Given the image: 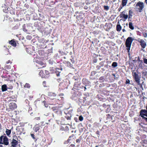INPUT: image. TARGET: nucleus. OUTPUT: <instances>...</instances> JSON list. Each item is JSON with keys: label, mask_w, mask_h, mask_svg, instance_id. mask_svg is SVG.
<instances>
[{"label": "nucleus", "mask_w": 147, "mask_h": 147, "mask_svg": "<svg viewBox=\"0 0 147 147\" xmlns=\"http://www.w3.org/2000/svg\"><path fill=\"white\" fill-rule=\"evenodd\" d=\"M133 40L131 37H128L126 39L125 42V46L128 53L129 52L131 43Z\"/></svg>", "instance_id": "nucleus-1"}, {"label": "nucleus", "mask_w": 147, "mask_h": 147, "mask_svg": "<svg viewBox=\"0 0 147 147\" xmlns=\"http://www.w3.org/2000/svg\"><path fill=\"white\" fill-rule=\"evenodd\" d=\"M9 143L8 139L6 136H1L0 137V144L7 145Z\"/></svg>", "instance_id": "nucleus-2"}, {"label": "nucleus", "mask_w": 147, "mask_h": 147, "mask_svg": "<svg viewBox=\"0 0 147 147\" xmlns=\"http://www.w3.org/2000/svg\"><path fill=\"white\" fill-rule=\"evenodd\" d=\"M133 76L134 78V79L136 82L139 84H140V77L136 72H132Z\"/></svg>", "instance_id": "nucleus-3"}, {"label": "nucleus", "mask_w": 147, "mask_h": 147, "mask_svg": "<svg viewBox=\"0 0 147 147\" xmlns=\"http://www.w3.org/2000/svg\"><path fill=\"white\" fill-rule=\"evenodd\" d=\"M136 7L139 6L140 8L139 9V11L140 12L143 9L144 7V4L142 2H138L136 5Z\"/></svg>", "instance_id": "nucleus-4"}, {"label": "nucleus", "mask_w": 147, "mask_h": 147, "mask_svg": "<svg viewBox=\"0 0 147 147\" xmlns=\"http://www.w3.org/2000/svg\"><path fill=\"white\" fill-rule=\"evenodd\" d=\"M138 42L140 43V45L144 49L145 47L146 43L144 40L140 39L138 40Z\"/></svg>", "instance_id": "nucleus-5"}, {"label": "nucleus", "mask_w": 147, "mask_h": 147, "mask_svg": "<svg viewBox=\"0 0 147 147\" xmlns=\"http://www.w3.org/2000/svg\"><path fill=\"white\" fill-rule=\"evenodd\" d=\"M55 69L53 70V71H54V72L56 74L57 76H59L62 70L59 68H56L55 67L54 68V69Z\"/></svg>", "instance_id": "nucleus-6"}, {"label": "nucleus", "mask_w": 147, "mask_h": 147, "mask_svg": "<svg viewBox=\"0 0 147 147\" xmlns=\"http://www.w3.org/2000/svg\"><path fill=\"white\" fill-rule=\"evenodd\" d=\"M9 108L11 110H14L17 108V105L15 103H10L9 105Z\"/></svg>", "instance_id": "nucleus-7"}, {"label": "nucleus", "mask_w": 147, "mask_h": 147, "mask_svg": "<svg viewBox=\"0 0 147 147\" xmlns=\"http://www.w3.org/2000/svg\"><path fill=\"white\" fill-rule=\"evenodd\" d=\"M11 146L13 147H16L18 144V141L14 139H13L11 142Z\"/></svg>", "instance_id": "nucleus-8"}, {"label": "nucleus", "mask_w": 147, "mask_h": 147, "mask_svg": "<svg viewBox=\"0 0 147 147\" xmlns=\"http://www.w3.org/2000/svg\"><path fill=\"white\" fill-rule=\"evenodd\" d=\"M3 50H4V53L6 55H8L9 54H10L9 51V49L7 48L5 46L3 47Z\"/></svg>", "instance_id": "nucleus-9"}, {"label": "nucleus", "mask_w": 147, "mask_h": 147, "mask_svg": "<svg viewBox=\"0 0 147 147\" xmlns=\"http://www.w3.org/2000/svg\"><path fill=\"white\" fill-rule=\"evenodd\" d=\"M9 43L12 46L15 47L16 45V42L14 39H13L9 41Z\"/></svg>", "instance_id": "nucleus-10"}, {"label": "nucleus", "mask_w": 147, "mask_h": 147, "mask_svg": "<svg viewBox=\"0 0 147 147\" xmlns=\"http://www.w3.org/2000/svg\"><path fill=\"white\" fill-rule=\"evenodd\" d=\"M38 63L40 66H38V67H39L38 68H42L46 66V64L44 63L42 61L39 62Z\"/></svg>", "instance_id": "nucleus-11"}, {"label": "nucleus", "mask_w": 147, "mask_h": 147, "mask_svg": "<svg viewBox=\"0 0 147 147\" xmlns=\"http://www.w3.org/2000/svg\"><path fill=\"white\" fill-rule=\"evenodd\" d=\"M52 109L53 111H54L55 113H57L58 112H59V113H61V111L58 109V108L56 106L53 107L52 108Z\"/></svg>", "instance_id": "nucleus-12"}, {"label": "nucleus", "mask_w": 147, "mask_h": 147, "mask_svg": "<svg viewBox=\"0 0 147 147\" xmlns=\"http://www.w3.org/2000/svg\"><path fill=\"white\" fill-rule=\"evenodd\" d=\"M66 116H65V117L66 118L67 120L69 122H70L71 119V115L70 113H69L67 115V114H66Z\"/></svg>", "instance_id": "nucleus-13"}, {"label": "nucleus", "mask_w": 147, "mask_h": 147, "mask_svg": "<svg viewBox=\"0 0 147 147\" xmlns=\"http://www.w3.org/2000/svg\"><path fill=\"white\" fill-rule=\"evenodd\" d=\"M1 88L2 91V92L5 91L7 90V86L6 84H4L2 85Z\"/></svg>", "instance_id": "nucleus-14"}, {"label": "nucleus", "mask_w": 147, "mask_h": 147, "mask_svg": "<svg viewBox=\"0 0 147 147\" xmlns=\"http://www.w3.org/2000/svg\"><path fill=\"white\" fill-rule=\"evenodd\" d=\"M133 13V12L131 10H130L129 11V15H128V19H131L132 16V14Z\"/></svg>", "instance_id": "nucleus-15"}, {"label": "nucleus", "mask_w": 147, "mask_h": 147, "mask_svg": "<svg viewBox=\"0 0 147 147\" xmlns=\"http://www.w3.org/2000/svg\"><path fill=\"white\" fill-rule=\"evenodd\" d=\"M11 130L6 129L5 133L8 136H9L11 133Z\"/></svg>", "instance_id": "nucleus-16"}, {"label": "nucleus", "mask_w": 147, "mask_h": 147, "mask_svg": "<svg viewBox=\"0 0 147 147\" xmlns=\"http://www.w3.org/2000/svg\"><path fill=\"white\" fill-rule=\"evenodd\" d=\"M129 27L132 30H133L134 29V27L133 25V24L131 22H129Z\"/></svg>", "instance_id": "nucleus-17"}, {"label": "nucleus", "mask_w": 147, "mask_h": 147, "mask_svg": "<svg viewBox=\"0 0 147 147\" xmlns=\"http://www.w3.org/2000/svg\"><path fill=\"white\" fill-rule=\"evenodd\" d=\"M121 29V27L120 25H117L116 26L117 30L120 31Z\"/></svg>", "instance_id": "nucleus-18"}, {"label": "nucleus", "mask_w": 147, "mask_h": 147, "mask_svg": "<svg viewBox=\"0 0 147 147\" xmlns=\"http://www.w3.org/2000/svg\"><path fill=\"white\" fill-rule=\"evenodd\" d=\"M127 0H123L122 1V5L123 6H125L127 2Z\"/></svg>", "instance_id": "nucleus-19"}, {"label": "nucleus", "mask_w": 147, "mask_h": 147, "mask_svg": "<svg viewBox=\"0 0 147 147\" xmlns=\"http://www.w3.org/2000/svg\"><path fill=\"white\" fill-rule=\"evenodd\" d=\"M24 88H29L30 87V84L27 83H26L24 86Z\"/></svg>", "instance_id": "nucleus-20"}, {"label": "nucleus", "mask_w": 147, "mask_h": 147, "mask_svg": "<svg viewBox=\"0 0 147 147\" xmlns=\"http://www.w3.org/2000/svg\"><path fill=\"white\" fill-rule=\"evenodd\" d=\"M117 66V63L116 62H113L112 64V66L113 67H116Z\"/></svg>", "instance_id": "nucleus-21"}, {"label": "nucleus", "mask_w": 147, "mask_h": 147, "mask_svg": "<svg viewBox=\"0 0 147 147\" xmlns=\"http://www.w3.org/2000/svg\"><path fill=\"white\" fill-rule=\"evenodd\" d=\"M19 25L18 24H16L15 26L13 27V29L14 30L18 29L19 28Z\"/></svg>", "instance_id": "nucleus-22"}, {"label": "nucleus", "mask_w": 147, "mask_h": 147, "mask_svg": "<svg viewBox=\"0 0 147 147\" xmlns=\"http://www.w3.org/2000/svg\"><path fill=\"white\" fill-rule=\"evenodd\" d=\"M31 50L32 49L30 48H28L27 49L26 51L28 53L31 54V53L32 52L31 51Z\"/></svg>", "instance_id": "nucleus-23"}, {"label": "nucleus", "mask_w": 147, "mask_h": 147, "mask_svg": "<svg viewBox=\"0 0 147 147\" xmlns=\"http://www.w3.org/2000/svg\"><path fill=\"white\" fill-rule=\"evenodd\" d=\"M99 80L101 82H103L105 81V79L103 77H101L99 78Z\"/></svg>", "instance_id": "nucleus-24"}, {"label": "nucleus", "mask_w": 147, "mask_h": 147, "mask_svg": "<svg viewBox=\"0 0 147 147\" xmlns=\"http://www.w3.org/2000/svg\"><path fill=\"white\" fill-rule=\"evenodd\" d=\"M147 113V111L146 110H142L141 111V113L140 114L142 113Z\"/></svg>", "instance_id": "nucleus-25"}, {"label": "nucleus", "mask_w": 147, "mask_h": 147, "mask_svg": "<svg viewBox=\"0 0 147 147\" xmlns=\"http://www.w3.org/2000/svg\"><path fill=\"white\" fill-rule=\"evenodd\" d=\"M128 18V15L127 14L125 15V14L123 15V18H124L125 20L127 19Z\"/></svg>", "instance_id": "nucleus-26"}, {"label": "nucleus", "mask_w": 147, "mask_h": 147, "mask_svg": "<svg viewBox=\"0 0 147 147\" xmlns=\"http://www.w3.org/2000/svg\"><path fill=\"white\" fill-rule=\"evenodd\" d=\"M63 83H60L59 84V88H61V89H63V87L62 88V86H63Z\"/></svg>", "instance_id": "nucleus-27"}, {"label": "nucleus", "mask_w": 147, "mask_h": 147, "mask_svg": "<svg viewBox=\"0 0 147 147\" xmlns=\"http://www.w3.org/2000/svg\"><path fill=\"white\" fill-rule=\"evenodd\" d=\"M104 9L107 11L109 9V7L108 6H104Z\"/></svg>", "instance_id": "nucleus-28"}, {"label": "nucleus", "mask_w": 147, "mask_h": 147, "mask_svg": "<svg viewBox=\"0 0 147 147\" xmlns=\"http://www.w3.org/2000/svg\"><path fill=\"white\" fill-rule=\"evenodd\" d=\"M26 38L27 39L30 40L32 38V36L30 35H27L26 37Z\"/></svg>", "instance_id": "nucleus-29"}, {"label": "nucleus", "mask_w": 147, "mask_h": 147, "mask_svg": "<svg viewBox=\"0 0 147 147\" xmlns=\"http://www.w3.org/2000/svg\"><path fill=\"white\" fill-rule=\"evenodd\" d=\"M44 104V106L46 107H47L48 106V105L46 103V101L45 100L43 102Z\"/></svg>", "instance_id": "nucleus-30"}, {"label": "nucleus", "mask_w": 147, "mask_h": 147, "mask_svg": "<svg viewBox=\"0 0 147 147\" xmlns=\"http://www.w3.org/2000/svg\"><path fill=\"white\" fill-rule=\"evenodd\" d=\"M79 120H80V121H83V117L82 116H80L79 117Z\"/></svg>", "instance_id": "nucleus-31"}, {"label": "nucleus", "mask_w": 147, "mask_h": 147, "mask_svg": "<svg viewBox=\"0 0 147 147\" xmlns=\"http://www.w3.org/2000/svg\"><path fill=\"white\" fill-rule=\"evenodd\" d=\"M40 117H35L34 118V119L35 120H36V121H39V120H40Z\"/></svg>", "instance_id": "nucleus-32"}, {"label": "nucleus", "mask_w": 147, "mask_h": 147, "mask_svg": "<svg viewBox=\"0 0 147 147\" xmlns=\"http://www.w3.org/2000/svg\"><path fill=\"white\" fill-rule=\"evenodd\" d=\"M74 79L75 80H77L78 79V77L77 76H74L73 77Z\"/></svg>", "instance_id": "nucleus-33"}, {"label": "nucleus", "mask_w": 147, "mask_h": 147, "mask_svg": "<svg viewBox=\"0 0 147 147\" xmlns=\"http://www.w3.org/2000/svg\"><path fill=\"white\" fill-rule=\"evenodd\" d=\"M130 81L129 79H127L126 80L125 84H130Z\"/></svg>", "instance_id": "nucleus-34"}, {"label": "nucleus", "mask_w": 147, "mask_h": 147, "mask_svg": "<svg viewBox=\"0 0 147 147\" xmlns=\"http://www.w3.org/2000/svg\"><path fill=\"white\" fill-rule=\"evenodd\" d=\"M42 84L43 86L45 87H47L46 84V82L45 81H43L42 82Z\"/></svg>", "instance_id": "nucleus-35"}, {"label": "nucleus", "mask_w": 147, "mask_h": 147, "mask_svg": "<svg viewBox=\"0 0 147 147\" xmlns=\"http://www.w3.org/2000/svg\"><path fill=\"white\" fill-rule=\"evenodd\" d=\"M40 129L39 127H36L35 128V131L36 132L38 130Z\"/></svg>", "instance_id": "nucleus-36"}, {"label": "nucleus", "mask_w": 147, "mask_h": 147, "mask_svg": "<svg viewBox=\"0 0 147 147\" xmlns=\"http://www.w3.org/2000/svg\"><path fill=\"white\" fill-rule=\"evenodd\" d=\"M143 61L146 64H147V59L144 58L143 59Z\"/></svg>", "instance_id": "nucleus-37"}, {"label": "nucleus", "mask_w": 147, "mask_h": 147, "mask_svg": "<svg viewBox=\"0 0 147 147\" xmlns=\"http://www.w3.org/2000/svg\"><path fill=\"white\" fill-rule=\"evenodd\" d=\"M31 136L34 139H36L35 137V135L34 134H31Z\"/></svg>", "instance_id": "nucleus-38"}, {"label": "nucleus", "mask_w": 147, "mask_h": 147, "mask_svg": "<svg viewBox=\"0 0 147 147\" xmlns=\"http://www.w3.org/2000/svg\"><path fill=\"white\" fill-rule=\"evenodd\" d=\"M40 124L41 125V126H42L45 125V123H44V122H43V121H42V122H40Z\"/></svg>", "instance_id": "nucleus-39"}, {"label": "nucleus", "mask_w": 147, "mask_h": 147, "mask_svg": "<svg viewBox=\"0 0 147 147\" xmlns=\"http://www.w3.org/2000/svg\"><path fill=\"white\" fill-rule=\"evenodd\" d=\"M11 63H12V62H11V61L10 60H9L7 61L6 62V64L10 63V64H11Z\"/></svg>", "instance_id": "nucleus-40"}, {"label": "nucleus", "mask_w": 147, "mask_h": 147, "mask_svg": "<svg viewBox=\"0 0 147 147\" xmlns=\"http://www.w3.org/2000/svg\"><path fill=\"white\" fill-rule=\"evenodd\" d=\"M23 31L25 32H27V30L24 27V26H23Z\"/></svg>", "instance_id": "nucleus-41"}, {"label": "nucleus", "mask_w": 147, "mask_h": 147, "mask_svg": "<svg viewBox=\"0 0 147 147\" xmlns=\"http://www.w3.org/2000/svg\"><path fill=\"white\" fill-rule=\"evenodd\" d=\"M143 36H144V37L146 38L147 37V34L146 33H144L143 34Z\"/></svg>", "instance_id": "nucleus-42"}, {"label": "nucleus", "mask_w": 147, "mask_h": 147, "mask_svg": "<svg viewBox=\"0 0 147 147\" xmlns=\"http://www.w3.org/2000/svg\"><path fill=\"white\" fill-rule=\"evenodd\" d=\"M124 14V13H121V14H120V15H119L120 17L123 18V15Z\"/></svg>", "instance_id": "nucleus-43"}, {"label": "nucleus", "mask_w": 147, "mask_h": 147, "mask_svg": "<svg viewBox=\"0 0 147 147\" xmlns=\"http://www.w3.org/2000/svg\"><path fill=\"white\" fill-rule=\"evenodd\" d=\"M45 74L47 75H48L49 74V72L48 71L45 70Z\"/></svg>", "instance_id": "nucleus-44"}, {"label": "nucleus", "mask_w": 147, "mask_h": 147, "mask_svg": "<svg viewBox=\"0 0 147 147\" xmlns=\"http://www.w3.org/2000/svg\"><path fill=\"white\" fill-rule=\"evenodd\" d=\"M122 8V7L120 6L118 9V11H119L121 10Z\"/></svg>", "instance_id": "nucleus-45"}, {"label": "nucleus", "mask_w": 147, "mask_h": 147, "mask_svg": "<svg viewBox=\"0 0 147 147\" xmlns=\"http://www.w3.org/2000/svg\"><path fill=\"white\" fill-rule=\"evenodd\" d=\"M80 140L79 139H77L76 140V142H80Z\"/></svg>", "instance_id": "nucleus-46"}, {"label": "nucleus", "mask_w": 147, "mask_h": 147, "mask_svg": "<svg viewBox=\"0 0 147 147\" xmlns=\"http://www.w3.org/2000/svg\"><path fill=\"white\" fill-rule=\"evenodd\" d=\"M96 133L98 135H99V131H97L96 132Z\"/></svg>", "instance_id": "nucleus-47"}, {"label": "nucleus", "mask_w": 147, "mask_h": 147, "mask_svg": "<svg viewBox=\"0 0 147 147\" xmlns=\"http://www.w3.org/2000/svg\"><path fill=\"white\" fill-rule=\"evenodd\" d=\"M143 117V118L145 120L147 121V118L145 117H144V116H143V117Z\"/></svg>", "instance_id": "nucleus-48"}, {"label": "nucleus", "mask_w": 147, "mask_h": 147, "mask_svg": "<svg viewBox=\"0 0 147 147\" xmlns=\"http://www.w3.org/2000/svg\"><path fill=\"white\" fill-rule=\"evenodd\" d=\"M65 129H66V130H68V127L67 126H66L65 127Z\"/></svg>", "instance_id": "nucleus-49"}, {"label": "nucleus", "mask_w": 147, "mask_h": 147, "mask_svg": "<svg viewBox=\"0 0 147 147\" xmlns=\"http://www.w3.org/2000/svg\"><path fill=\"white\" fill-rule=\"evenodd\" d=\"M74 120L76 121V122H77L78 121H77V120H78V119H77V118H76V117H75L74 118Z\"/></svg>", "instance_id": "nucleus-50"}, {"label": "nucleus", "mask_w": 147, "mask_h": 147, "mask_svg": "<svg viewBox=\"0 0 147 147\" xmlns=\"http://www.w3.org/2000/svg\"><path fill=\"white\" fill-rule=\"evenodd\" d=\"M52 94H53V93H49V96H50V95H52Z\"/></svg>", "instance_id": "nucleus-51"}, {"label": "nucleus", "mask_w": 147, "mask_h": 147, "mask_svg": "<svg viewBox=\"0 0 147 147\" xmlns=\"http://www.w3.org/2000/svg\"><path fill=\"white\" fill-rule=\"evenodd\" d=\"M41 51H38V53H39V54L40 55H42V54H40V53H41Z\"/></svg>", "instance_id": "nucleus-52"}, {"label": "nucleus", "mask_w": 147, "mask_h": 147, "mask_svg": "<svg viewBox=\"0 0 147 147\" xmlns=\"http://www.w3.org/2000/svg\"><path fill=\"white\" fill-rule=\"evenodd\" d=\"M57 80L59 82L61 80V79L60 78L59 79H58Z\"/></svg>", "instance_id": "nucleus-53"}, {"label": "nucleus", "mask_w": 147, "mask_h": 147, "mask_svg": "<svg viewBox=\"0 0 147 147\" xmlns=\"http://www.w3.org/2000/svg\"><path fill=\"white\" fill-rule=\"evenodd\" d=\"M122 31L123 32H125L126 31V30H125L124 29H123V30H122Z\"/></svg>", "instance_id": "nucleus-54"}, {"label": "nucleus", "mask_w": 147, "mask_h": 147, "mask_svg": "<svg viewBox=\"0 0 147 147\" xmlns=\"http://www.w3.org/2000/svg\"><path fill=\"white\" fill-rule=\"evenodd\" d=\"M112 75L114 77V78L115 77V75L114 74H112Z\"/></svg>", "instance_id": "nucleus-55"}, {"label": "nucleus", "mask_w": 147, "mask_h": 147, "mask_svg": "<svg viewBox=\"0 0 147 147\" xmlns=\"http://www.w3.org/2000/svg\"><path fill=\"white\" fill-rule=\"evenodd\" d=\"M100 66H97V68H98V69H99L100 68Z\"/></svg>", "instance_id": "nucleus-56"}, {"label": "nucleus", "mask_w": 147, "mask_h": 147, "mask_svg": "<svg viewBox=\"0 0 147 147\" xmlns=\"http://www.w3.org/2000/svg\"><path fill=\"white\" fill-rule=\"evenodd\" d=\"M86 85L84 87V89H85L84 90H85L86 89H87L86 88Z\"/></svg>", "instance_id": "nucleus-57"}, {"label": "nucleus", "mask_w": 147, "mask_h": 147, "mask_svg": "<svg viewBox=\"0 0 147 147\" xmlns=\"http://www.w3.org/2000/svg\"><path fill=\"white\" fill-rule=\"evenodd\" d=\"M121 13H123L125 14V11H122Z\"/></svg>", "instance_id": "nucleus-58"}, {"label": "nucleus", "mask_w": 147, "mask_h": 147, "mask_svg": "<svg viewBox=\"0 0 147 147\" xmlns=\"http://www.w3.org/2000/svg\"><path fill=\"white\" fill-rule=\"evenodd\" d=\"M60 129L62 130H63L64 129L63 128H61Z\"/></svg>", "instance_id": "nucleus-59"}, {"label": "nucleus", "mask_w": 147, "mask_h": 147, "mask_svg": "<svg viewBox=\"0 0 147 147\" xmlns=\"http://www.w3.org/2000/svg\"><path fill=\"white\" fill-rule=\"evenodd\" d=\"M61 125H63V123H62V121H61Z\"/></svg>", "instance_id": "nucleus-60"}, {"label": "nucleus", "mask_w": 147, "mask_h": 147, "mask_svg": "<svg viewBox=\"0 0 147 147\" xmlns=\"http://www.w3.org/2000/svg\"><path fill=\"white\" fill-rule=\"evenodd\" d=\"M69 139H68V140H67V142H69Z\"/></svg>", "instance_id": "nucleus-61"}, {"label": "nucleus", "mask_w": 147, "mask_h": 147, "mask_svg": "<svg viewBox=\"0 0 147 147\" xmlns=\"http://www.w3.org/2000/svg\"><path fill=\"white\" fill-rule=\"evenodd\" d=\"M71 61H72V63H74V61H72L71 60Z\"/></svg>", "instance_id": "nucleus-62"}, {"label": "nucleus", "mask_w": 147, "mask_h": 147, "mask_svg": "<svg viewBox=\"0 0 147 147\" xmlns=\"http://www.w3.org/2000/svg\"><path fill=\"white\" fill-rule=\"evenodd\" d=\"M67 63L68 64H70V63L69 62H68Z\"/></svg>", "instance_id": "nucleus-63"}, {"label": "nucleus", "mask_w": 147, "mask_h": 147, "mask_svg": "<svg viewBox=\"0 0 147 147\" xmlns=\"http://www.w3.org/2000/svg\"><path fill=\"white\" fill-rule=\"evenodd\" d=\"M0 147H3V146L2 145H0Z\"/></svg>", "instance_id": "nucleus-64"}]
</instances>
